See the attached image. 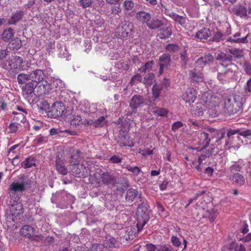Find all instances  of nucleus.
Here are the masks:
<instances>
[{"label": "nucleus", "mask_w": 251, "mask_h": 251, "mask_svg": "<svg viewBox=\"0 0 251 251\" xmlns=\"http://www.w3.org/2000/svg\"><path fill=\"white\" fill-rule=\"evenodd\" d=\"M196 143L200 146L197 148V150H205L208 146L210 141L208 134L205 132H199L195 139Z\"/></svg>", "instance_id": "0eeeda50"}, {"label": "nucleus", "mask_w": 251, "mask_h": 251, "mask_svg": "<svg viewBox=\"0 0 251 251\" xmlns=\"http://www.w3.org/2000/svg\"><path fill=\"white\" fill-rule=\"evenodd\" d=\"M146 251H172L173 248L169 244L154 245L148 243L145 245Z\"/></svg>", "instance_id": "9b49d317"}, {"label": "nucleus", "mask_w": 251, "mask_h": 251, "mask_svg": "<svg viewBox=\"0 0 251 251\" xmlns=\"http://www.w3.org/2000/svg\"><path fill=\"white\" fill-rule=\"evenodd\" d=\"M138 208L137 211V223L136 227L138 232H140L150 219L149 206L147 200L140 194L138 197Z\"/></svg>", "instance_id": "f257e3e1"}, {"label": "nucleus", "mask_w": 251, "mask_h": 251, "mask_svg": "<svg viewBox=\"0 0 251 251\" xmlns=\"http://www.w3.org/2000/svg\"><path fill=\"white\" fill-rule=\"evenodd\" d=\"M164 25V22L158 18H153L147 22V25L151 29H156L161 27Z\"/></svg>", "instance_id": "aec40b11"}, {"label": "nucleus", "mask_w": 251, "mask_h": 251, "mask_svg": "<svg viewBox=\"0 0 251 251\" xmlns=\"http://www.w3.org/2000/svg\"><path fill=\"white\" fill-rule=\"evenodd\" d=\"M36 91L37 95L41 96L45 95L49 92V90L50 88V85L47 81L42 82V83H39L36 85Z\"/></svg>", "instance_id": "6ab92c4d"}, {"label": "nucleus", "mask_w": 251, "mask_h": 251, "mask_svg": "<svg viewBox=\"0 0 251 251\" xmlns=\"http://www.w3.org/2000/svg\"><path fill=\"white\" fill-rule=\"evenodd\" d=\"M136 18L137 20L146 23L147 24V22L151 18V15L145 11H139L136 14Z\"/></svg>", "instance_id": "7c9ffc66"}, {"label": "nucleus", "mask_w": 251, "mask_h": 251, "mask_svg": "<svg viewBox=\"0 0 251 251\" xmlns=\"http://www.w3.org/2000/svg\"><path fill=\"white\" fill-rule=\"evenodd\" d=\"M125 168L135 176H137L141 171V169L137 166H131L130 165H126Z\"/></svg>", "instance_id": "3c124183"}, {"label": "nucleus", "mask_w": 251, "mask_h": 251, "mask_svg": "<svg viewBox=\"0 0 251 251\" xmlns=\"http://www.w3.org/2000/svg\"><path fill=\"white\" fill-rule=\"evenodd\" d=\"M213 152V149L210 148L208 150H203L202 153L199 156L198 158V163L200 165L205 164L206 162V159L211 155Z\"/></svg>", "instance_id": "a878e982"}, {"label": "nucleus", "mask_w": 251, "mask_h": 251, "mask_svg": "<svg viewBox=\"0 0 251 251\" xmlns=\"http://www.w3.org/2000/svg\"><path fill=\"white\" fill-rule=\"evenodd\" d=\"M73 166L72 172L76 177H86L90 175V169L87 165L78 163L75 166Z\"/></svg>", "instance_id": "6e6552de"}, {"label": "nucleus", "mask_w": 251, "mask_h": 251, "mask_svg": "<svg viewBox=\"0 0 251 251\" xmlns=\"http://www.w3.org/2000/svg\"><path fill=\"white\" fill-rule=\"evenodd\" d=\"M7 62L11 70H17L20 68L23 63V59L20 56L13 55L9 58Z\"/></svg>", "instance_id": "f8f14e48"}, {"label": "nucleus", "mask_w": 251, "mask_h": 251, "mask_svg": "<svg viewBox=\"0 0 251 251\" xmlns=\"http://www.w3.org/2000/svg\"><path fill=\"white\" fill-rule=\"evenodd\" d=\"M228 51L237 58H241L243 55V51L239 49H228Z\"/></svg>", "instance_id": "8fccbe9b"}, {"label": "nucleus", "mask_w": 251, "mask_h": 251, "mask_svg": "<svg viewBox=\"0 0 251 251\" xmlns=\"http://www.w3.org/2000/svg\"><path fill=\"white\" fill-rule=\"evenodd\" d=\"M145 101L143 96L140 95H134L130 101L129 106L132 109L140 107Z\"/></svg>", "instance_id": "2eb2a0df"}, {"label": "nucleus", "mask_w": 251, "mask_h": 251, "mask_svg": "<svg viewBox=\"0 0 251 251\" xmlns=\"http://www.w3.org/2000/svg\"><path fill=\"white\" fill-rule=\"evenodd\" d=\"M138 192L136 189L132 188H129L127 190L126 196V200L128 202H133L136 198L139 197ZM137 201H139L138 200Z\"/></svg>", "instance_id": "bb28decb"}, {"label": "nucleus", "mask_w": 251, "mask_h": 251, "mask_svg": "<svg viewBox=\"0 0 251 251\" xmlns=\"http://www.w3.org/2000/svg\"><path fill=\"white\" fill-rule=\"evenodd\" d=\"M180 60L184 63V64H186L188 61V54L187 53V51H183L180 53Z\"/></svg>", "instance_id": "69168bd1"}, {"label": "nucleus", "mask_w": 251, "mask_h": 251, "mask_svg": "<svg viewBox=\"0 0 251 251\" xmlns=\"http://www.w3.org/2000/svg\"><path fill=\"white\" fill-rule=\"evenodd\" d=\"M156 207L159 215L161 216L166 217L167 213H164V212H165V208L161 204V203L159 202H157L156 203Z\"/></svg>", "instance_id": "4d7b16f0"}, {"label": "nucleus", "mask_w": 251, "mask_h": 251, "mask_svg": "<svg viewBox=\"0 0 251 251\" xmlns=\"http://www.w3.org/2000/svg\"><path fill=\"white\" fill-rule=\"evenodd\" d=\"M70 124L72 126H76L82 124L81 117L79 115H74Z\"/></svg>", "instance_id": "603ef678"}, {"label": "nucleus", "mask_w": 251, "mask_h": 251, "mask_svg": "<svg viewBox=\"0 0 251 251\" xmlns=\"http://www.w3.org/2000/svg\"><path fill=\"white\" fill-rule=\"evenodd\" d=\"M19 125L15 123L14 122L11 123L9 126V131L10 133H15L19 129Z\"/></svg>", "instance_id": "0e129e2a"}, {"label": "nucleus", "mask_w": 251, "mask_h": 251, "mask_svg": "<svg viewBox=\"0 0 251 251\" xmlns=\"http://www.w3.org/2000/svg\"><path fill=\"white\" fill-rule=\"evenodd\" d=\"M154 62L152 60L148 61L142 67L139 69V71L142 73H146V71H150L152 70Z\"/></svg>", "instance_id": "a18cd8bd"}, {"label": "nucleus", "mask_w": 251, "mask_h": 251, "mask_svg": "<svg viewBox=\"0 0 251 251\" xmlns=\"http://www.w3.org/2000/svg\"><path fill=\"white\" fill-rule=\"evenodd\" d=\"M64 110V107L61 102H54L48 111V116L51 118H56L62 115Z\"/></svg>", "instance_id": "9d476101"}, {"label": "nucleus", "mask_w": 251, "mask_h": 251, "mask_svg": "<svg viewBox=\"0 0 251 251\" xmlns=\"http://www.w3.org/2000/svg\"><path fill=\"white\" fill-rule=\"evenodd\" d=\"M233 12L240 17H247L248 16L246 8L241 4L235 5L232 9Z\"/></svg>", "instance_id": "5701e85b"}, {"label": "nucleus", "mask_w": 251, "mask_h": 251, "mask_svg": "<svg viewBox=\"0 0 251 251\" xmlns=\"http://www.w3.org/2000/svg\"><path fill=\"white\" fill-rule=\"evenodd\" d=\"M118 143L121 147L126 146L133 147L134 145L133 142L129 140V137L127 135L121 136L118 139Z\"/></svg>", "instance_id": "393cba45"}, {"label": "nucleus", "mask_w": 251, "mask_h": 251, "mask_svg": "<svg viewBox=\"0 0 251 251\" xmlns=\"http://www.w3.org/2000/svg\"><path fill=\"white\" fill-rule=\"evenodd\" d=\"M123 7L126 11H132L134 7V3L131 0H126L123 3Z\"/></svg>", "instance_id": "09e8293b"}, {"label": "nucleus", "mask_w": 251, "mask_h": 251, "mask_svg": "<svg viewBox=\"0 0 251 251\" xmlns=\"http://www.w3.org/2000/svg\"><path fill=\"white\" fill-rule=\"evenodd\" d=\"M95 177L97 179H100L103 184L107 185L115 186L117 183V180L114 176L107 171L102 172L101 169L97 170Z\"/></svg>", "instance_id": "20e7f679"}, {"label": "nucleus", "mask_w": 251, "mask_h": 251, "mask_svg": "<svg viewBox=\"0 0 251 251\" xmlns=\"http://www.w3.org/2000/svg\"><path fill=\"white\" fill-rule=\"evenodd\" d=\"M116 242V239L112 237H106L101 244L104 246V251H106L107 248H112L115 247Z\"/></svg>", "instance_id": "4c0bfd02"}, {"label": "nucleus", "mask_w": 251, "mask_h": 251, "mask_svg": "<svg viewBox=\"0 0 251 251\" xmlns=\"http://www.w3.org/2000/svg\"><path fill=\"white\" fill-rule=\"evenodd\" d=\"M7 48L5 46H1L0 48V60H3L8 55Z\"/></svg>", "instance_id": "6e6d98bb"}, {"label": "nucleus", "mask_w": 251, "mask_h": 251, "mask_svg": "<svg viewBox=\"0 0 251 251\" xmlns=\"http://www.w3.org/2000/svg\"><path fill=\"white\" fill-rule=\"evenodd\" d=\"M171 241L173 246L179 248L181 244V241L178 237L175 236L171 237Z\"/></svg>", "instance_id": "680f3d73"}, {"label": "nucleus", "mask_w": 251, "mask_h": 251, "mask_svg": "<svg viewBox=\"0 0 251 251\" xmlns=\"http://www.w3.org/2000/svg\"><path fill=\"white\" fill-rule=\"evenodd\" d=\"M203 114V111L201 104L197 103L194 112L195 115L198 117H200L202 116Z\"/></svg>", "instance_id": "e2e57ef3"}, {"label": "nucleus", "mask_w": 251, "mask_h": 251, "mask_svg": "<svg viewBox=\"0 0 251 251\" xmlns=\"http://www.w3.org/2000/svg\"><path fill=\"white\" fill-rule=\"evenodd\" d=\"M56 168L58 172L62 175H66L68 173V169L65 167L63 160L60 158L56 159Z\"/></svg>", "instance_id": "cd10ccee"}, {"label": "nucleus", "mask_w": 251, "mask_h": 251, "mask_svg": "<svg viewBox=\"0 0 251 251\" xmlns=\"http://www.w3.org/2000/svg\"><path fill=\"white\" fill-rule=\"evenodd\" d=\"M211 35V31L209 29L203 28L198 30L195 35V37L200 39H206Z\"/></svg>", "instance_id": "c85d7f7f"}, {"label": "nucleus", "mask_w": 251, "mask_h": 251, "mask_svg": "<svg viewBox=\"0 0 251 251\" xmlns=\"http://www.w3.org/2000/svg\"><path fill=\"white\" fill-rule=\"evenodd\" d=\"M107 122L105 117L102 116L96 120L93 123V125L95 127H103L107 124Z\"/></svg>", "instance_id": "37998d69"}, {"label": "nucleus", "mask_w": 251, "mask_h": 251, "mask_svg": "<svg viewBox=\"0 0 251 251\" xmlns=\"http://www.w3.org/2000/svg\"><path fill=\"white\" fill-rule=\"evenodd\" d=\"M197 93L193 88L189 87L182 95V99L186 102L192 103L197 98Z\"/></svg>", "instance_id": "ddd939ff"}, {"label": "nucleus", "mask_w": 251, "mask_h": 251, "mask_svg": "<svg viewBox=\"0 0 251 251\" xmlns=\"http://www.w3.org/2000/svg\"><path fill=\"white\" fill-rule=\"evenodd\" d=\"M142 80V77L140 74L135 75L131 79L130 84L134 85L139 82H141Z\"/></svg>", "instance_id": "5fc2aeb1"}, {"label": "nucleus", "mask_w": 251, "mask_h": 251, "mask_svg": "<svg viewBox=\"0 0 251 251\" xmlns=\"http://www.w3.org/2000/svg\"><path fill=\"white\" fill-rule=\"evenodd\" d=\"M88 251H104V246L101 244H94L92 245V247L88 250Z\"/></svg>", "instance_id": "052dcab7"}, {"label": "nucleus", "mask_w": 251, "mask_h": 251, "mask_svg": "<svg viewBox=\"0 0 251 251\" xmlns=\"http://www.w3.org/2000/svg\"><path fill=\"white\" fill-rule=\"evenodd\" d=\"M30 80L38 83L44 81V73L42 70L37 69L30 73Z\"/></svg>", "instance_id": "a211bd4d"}, {"label": "nucleus", "mask_w": 251, "mask_h": 251, "mask_svg": "<svg viewBox=\"0 0 251 251\" xmlns=\"http://www.w3.org/2000/svg\"><path fill=\"white\" fill-rule=\"evenodd\" d=\"M93 0H80L79 4L83 8L90 7L93 3Z\"/></svg>", "instance_id": "bf43d9fd"}, {"label": "nucleus", "mask_w": 251, "mask_h": 251, "mask_svg": "<svg viewBox=\"0 0 251 251\" xmlns=\"http://www.w3.org/2000/svg\"><path fill=\"white\" fill-rule=\"evenodd\" d=\"M35 229L29 225H25L20 229L21 234L25 238L32 241H37L42 236L41 235H34Z\"/></svg>", "instance_id": "423d86ee"}, {"label": "nucleus", "mask_w": 251, "mask_h": 251, "mask_svg": "<svg viewBox=\"0 0 251 251\" xmlns=\"http://www.w3.org/2000/svg\"><path fill=\"white\" fill-rule=\"evenodd\" d=\"M229 250L234 251H247L245 246L242 244H239L236 242H232L228 247Z\"/></svg>", "instance_id": "72a5a7b5"}, {"label": "nucleus", "mask_w": 251, "mask_h": 251, "mask_svg": "<svg viewBox=\"0 0 251 251\" xmlns=\"http://www.w3.org/2000/svg\"><path fill=\"white\" fill-rule=\"evenodd\" d=\"M249 36V34H247L245 36L242 37V38H234V37L232 38V37H229L227 40L226 41V43H243V44H247L249 42V41L248 40V37Z\"/></svg>", "instance_id": "e433bc0d"}, {"label": "nucleus", "mask_w": 251, "mask_h": 251, "mask_svg": "<svg viewBox=\"0 0 251 251\" xmlns=\"http://www.w3.org/2000/svg\"><path fill=\"white\" fill-rule=\"evenodd\" d=\"M242 98L238 95H234L225 99L223 106V113L231 115L239 112L242 107Z\"/></svg>", "instance_id": "f03ea898"}, {"label": "nucleus", "mask_w": 251, "mask_h": 251, "mask_svg": "<svg viewBox=\"0 0 251 251\" xmlns=\"http://www.w3.org/2000/svg\"><path fill=\"white\" fill-rule=\"evenodd\" d=\"M12 215V219L14 222L15 220L20 219L24 213L23 205L20 202L14 201L10 208Z\"/></svg>", "instance_id": "39448f33"}, {"label": "nucleus", "mask_w": 251, "mask_h": 251, "mask_svg": "<svg viewBox=\"0 0 251 251\" xmlns=\"http://www.w3.org/2000/svg\"><path fill=\"white\" fill-rule=\"evenodd\" d=\"M151 112L156 116L167 117L169 113V110L164 108L158 107H152Z\"/></svg>", "instance_id": "c756f323"}, {"label": "nucleus", "mask_w": 251, "mask_h": 251, "mask_svg": "<svg viewBox=\"0 0 251 251\" xmlns=\"http://www.w3.org/2000/svg\"><path fill=\"white\" fill-rule=\"evenodd\" d=\"M169 16L176 22L178 23L181 25H184L186 23V17L181 16L174 12H172L171 13H170Z\"/></svg>", "instance_id": "f704fd0d"}, {"label": "nucleus", "mask_w": 251, "mask_h": 251, "mask_svg": "<svg viewBox=\"0 0 251 251\" xmlns=\"http://www.w3.org/2000/svg\"><path fill=\"white\" fill-rule=\"evenodd\" d=\"M24 12L22 10H17L13 13L8 21L9 25H15L23 18Z\"/></svg>", "instance_id": "b1692460"}, {"label": "nucleus", "mask_w": 251, "mask_h": 251, "mask_svg": "<svg viewBox=\"0 0 251 251\" xmlns=\"http://www.w3.org/2000/svg\"><path fill=\"white\" fill-rule=\"evenodd\" d=\"M179 49V47L176 44H168L165 47L166 51L172 54L177 52Z\"/></svg>", "instance_id": "79ce46f5"}, {"label": "nucleus", "mask_w": 251, "mask_h": 251, "mask_svg": "<svg viewBox=\"0 0 251 251\" xmlns=\"http://www.w3.org/2000/svg\"><path fill=\"white\" fill-rule=\"evenodd\" d=\"M213 60V57L212 55L208 54L198 58L196 61L195 64L197 66L202 68L204 65L212 62Z\"/></svg>", "instance_id": "412c9836"}, {"label": "nucleus", "mask_w": 251, "mask_h": 251, "mask_svg": "<svg viewBox=\"0 0 251 251\" xmlns=\"http://www.w3.org/2000/svg\"><path fill=\"white\" fill-rule=\"evenodd\" d=\"M172 33V28L171 27H167L165 28H160L158 36L161 39L168 38Z\"/></svg>", "instance_id": "c9c22d12"}, {"label": "nucleus", "mask_w": 251, "mask_h": 251, "mask_svg": "<svg viewBox=\"0 0 251 251\" xmlns=\"http://www.w3.org/2000/svg\"><path fill=\"white\" fill-rule=\"evenodd\" d=\"M30 185V183H28V181H24L22 183L13 182L12 183L9 187V194L10 197L11 199H13L14 196L16 192H23L25 191V188L26 185Z\"/></svg>", "instance_id": "1a4fd4ad"}, {"label": "nucleus", "mask_w": 251, "mask_h": 251, "mask_svg": "<svg viewBox=\"0 0 251 251\" xmlns=\"http://www.w3.org/2000/svg\"><path fill=\"white\" fill-rule=\"evenodd\" d=\"M19 112L13 111L12 114L14 115L13 120L15 123L20 125L21 123H24L26 120L25 117L24 113L22 112L23 110L18 107Z\"/></svg>", "instance_id": "4be33fe9"}, {"label": "nucleus", "mask_w": 251, "mask_h": 251, "mask_svg": "<svg viewBox=\"0 0 251 251\" xmlns=\"http://www.w3.org/2000/svg\"><path fill=\"white\" fill-rule=\"evenodd\" d=\"M109 161L113 163H119L122 162V158L117 155H113L111 156Z\"/></svg>", "instance_id": "338daca9"}, {"label": "nucleus", "mask_w": 251, "mask_h": 251, "mask_svg": "<svg viewBox=\"0 0 251 251\" xmlns=\"http://www.w3.org/2000/svg\"><path fill=\"white\" fill-rule=\"evenodd\" d=\"M22 166L26 169L35 166V159L34 157L30 156L25 159L21 163Z\"/></svg>", "instance_id": "58836bf2"}, {"label": "nucleus", "mask_w": 251, "mask_h": 251, "mask_svg": "<svg viewBox=\"0 0 251 251\" xmlns=\"http://www.w3.org/2000/svg\"><path fill=\"white\" fill-rule=\"evenodd\" d=\"M131 29L129 28V25L126 24L118 28L119 35L123 38L127 37Z\"/></svg>", "instance_id": "473e14b6"}, {"label": "nucleus", "mask_w": 251, "mask_h": 251, "mask_svg": "<svg viewBox=\"0 0 251 251\" xmlns=\"http://www.w3.org/2000/svg\"><path fill=\"white\" fill-rule=\"evenodd\" d=\"M236 130L226 129V128L221 129V139L225 136L226 134L228 140L226 141L225 148L226 150L233 148L237 150L240 147L241 139L238 136L234 137L233 135L237 133Z\"/></svg>", "instance_id": "7ed1b4c3"}, {"label": "nucleus", "mask_w": 251, "mask_h": 251, "mask_svg": "<svg viewBox=\"0 0 251 251\" xmlns=\"http://www.w3.org/2000/svg\"><path fill=\"white\" fill-rule=\"evenodd\" d=\"M28 80H30V74H20L17 77V81L19 84H24Z\"/></svg>", "instance_id": "49530a36"}, {"label": "nucleus", "mask_w": 251, "mask_h": 251, "mask_svg": "<svg viewBox=\"0 0 251 251\" xmlns=\"http://www.w3.org/2000/svg\"><path fill=\"white\" fill-rule=\"evenodd\" d=\"M22 46L21 40L18 38L13 40L11 43V47L13 50H18Z\"/></svg>", "instance_id": "864d4df0"}, {"label": "nucleus", "mask_w": 251, "mask_h": 251, "mask_svg": "<svg viewBox=\"0 0 251 251\" xmlns=\"http://www.w3.org/2000/svg\"><path fill=\"white\" fill-rule=\"evenodd\" d=\"M184 125L181 121L175 122L172 124L171 129L173 131L176 132V130L183 126Z\"/></svg>", "instance_id": "13d9d810"}, {"label": "nucleus", "mask_w": 251, "mask_h": 251, "mask_svg": "<svg viewBox=\"0 0 251 251\" xmlns=\"http://www.w3.org/2000/svg\"><path fill=\"white\" fill-rule=\"evenodd\" d=\"M154 75L152 73H149L145 75L144 78V83L148 87L151 86L153 82Z\"/></svg>", "instance_id": "c03bdc74"}, {"label": "nucleus", "mask_w": 251, "mask_h": 251, "mask_svg": "<svg viewBox=\"0 0 251 251\" xmlns=\"http://www.w3.org/2000/svg\"><path fill=\"white\" fill-rule=\"evenodd\" d=\"M14 34V31L13 29L9 27L3 31L2 38L4 41H8L13 37Z\"/></svg>", "instance_id": "a19ab883"}, {"label": "nucleus", "mask_w": 251, "mask_h": 251, "mask_svg": "<svg viewBox=\"0 0 251 251\" xmlns=\"http://www.w3.org/2000/svg\"><path fill=\"white\" fill-rule=\"evenodd\" d=\"M245 93H251V79L248 80L244 87Z\"/></svg>", "instance_id": "774afa93"}, {"label": "nucleus", "mask_w": 251, "mask_h": 251, "mask_svg": "<svg viewBox=\"0 0 251 251\" xmlns=\"http://www.w3.org/2000/svg\"><path fill=\"white\" fill-rule=\"evenodd\" d=\"M171 59L170 55L164 53L161 55L159 58V65L160 67L159 74L161 75L164 68H167L170 64Z\"/></svg>", "instance_id": "4468645a"}, {"label": "nucleus", "mask_w": 251, "mask_h": 251, "mask_svg": "<svg viewBox=\"0 0 251 251\" xmlns=\"http://www.w3.org/2000/svg\"><path fill=\"white\" fill-rule=\"evenodd\" d=\"M35 88L36 87L33 82L30 81L25 83V85L23 87L22 91L25 95H29L34 92Z\"/></svg>", "instance_id": "2f4dec72"}, {"label": "nucleus", "mask_w": 251, "mask_h": 251, "mask_svg": "<svg viewBox=\"0 0 251 251\" xmlns=\"http://www.w3.org/2000/svg\"><path fill=\"white\" fill-rule=\"evenodd\" d=\"M232 180L237 185L242 186L244 184L245 179L242 175L236 173L233 175Z\"/></svg>", "instance_id": "ea45409f"}, {"label": "nucleus", "mask_w": 251, "mask_h": 251, "mask_svg": "<svg viewBox=\"0 0 251 251\" xmlns=\"http://www.w3.org/2000/svg\"><path fill=\"white\" fill-rule=\"evenodd\" d=\"M162 89V87L158 84H155L152 88L153 97L156 99L159 98L161 91Z\"/></svg>", "instance_id": "de8ad7c7"}, {"label": "nucleus", "mask_w": 251, "mask_h": 251, "mask_svg": "<svg viewBox=\"0 0 251 251\" xmlns=\"http://www.w3.org/2000/svg\"><path fill=\"white\" fill-rule=\"evenodd\" d=\"M70 151L71 154L69 160L70 163L72 166H75L80 162L82 153L76 149H72Z\"/></svg>", "instance_id": "dca6fc26"}, {"label": "nucleus", "mask_w": 251, "mask_h": 251, "mask_svg": "<svg viewBox=\"0 0 251 251\" xmlns=\"http://www.w3.org/2000/svg\"><path fill=\"white\" fill-rule=\"evenodd\" d=\"M189 75L191 81L193 82H202L204 79L201 70H199L196 68L190 71Z\"/></svg>", "instance_id": "f3484780"}]
</instances>
